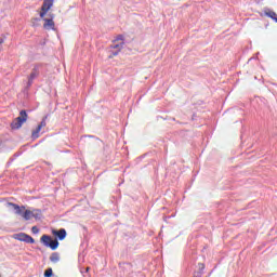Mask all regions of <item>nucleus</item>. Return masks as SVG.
<instances>
[{"instance_id":"nucleus-9","label":"nucleus","mask_w":277,"mask_h":277,"mask_svg":"<svg viewBox=\"0 0 277 277\" xmlns=\"http://www.w3.org/2000/svg\"><path fill=\"white\" fill-rule=\"evenodd\" d=\"M22 217L26 221H29L34 217V212H31L30 210H25Z\"/></svg>"},{"instance_id":"nucleus-7","label":"nucleus","mask_w":277,"mask_h":277,"mask_svg":"<svg viewBox=\"0 0 277 277\" xmlns=\"http://www.w3.org/2000/svg\"><path fill=\"white\" fill-rule=\"evenodd\" d=\"M10 205H11V207H13L16 215H21L23 217V213H25V211L27 210V209H25V206L19 207L16 203H10Z\"/></svg>"},{"instance_id":"nucleus-19","label":"nucleus","mask_w":277,"mask_h":277,"mask_svg":"<svg viewBox=\"0 0 277 277\" xmlns=\"http://www.w3.org/2000/svg\"><path fill=\"white\" fill-rule=\"evenodd\" d=\"M118 53H120V51L117 50L116 52H113L109 57H110V58H111V57H116V55H118Z\"/></svg>"},{"instance_id":"nucleus-17","label":"nucleus","mask_w":277,"mask_h":277,"mask_svg":"<svg viewBox=\"0 0 277 277\" xmlns=\"http://www.w3.org/2000/svg\"><path fill=\"white\" fill-rule=\"evenodd\" d=\"M198 267H199V269H200L199 273L202 274V272L205 271V264H203V263H199V264H198Z\"/></svg>"},{"instance_id":"nucleus-4","label":"nucleus","mask_w":277,"mask_h":277,"mask_svg":"<svg viewBox=\"0 0 277 277\" xmlns=\"http://www.w3.org/2000/svg\"><path fill=\"white\" fill-rule=\"evenodd\" d=\"M13 239H16L17 241H24V243H36V240L34 239V237L25 233L14 234Z\"/></svg>"},{"instance_id":"nucleus-12","label":"nucleus","mask_w":277,"mask_h":277,"mask_svg":"<svg viewBox=\"0 0 277 277\" xmlns=\"http://www.w3.org/2000/svg\"><path fill=\"white\" fill-rule=\"evenodd\" d=\"M32 27H40V18L38 17H32L30 21Z\"/></svg>"},{"instance_id":"nucleus-13","label":"nucleus","mask_w":277,"mask_h":277,"mask_svg":"<svg viewBox=\"0 0 277 277\" xmlns=\"http://www.w3.org/2000/svg\"><path fill=\"white\" fill-rule=\"evenodd\" d=\"M53 276V268H48L44 272V277H51Z\"/></svg>"},{"instance_id":"nucleus-15","label":"nucleus","mask_w":277,"mask_h":277,"mask_svg":"<svg viewBox=\"0 0 277 277\" xmlns=\"http://www.w3.org/2000/svg\"><path fill=\"white\" fill-rule=\"evenodd\" d=\"M38 127H40V129H44V127H47V117L42 119Z\"/></svg>"},{"instance_id":"nucleus-1","label":"nucleus","mask_w":277,"mask_h":277,"mask_svg":"<svg viewBox=\"0 0 277 277\" xmlns=\"http://www.w3.org/2000/svg\"><path fill=\"white\" fill-rule=\"evenodd\" d=\"M54 1L55 0H43L41 11L39 13L40 18L43 19V29L47 31H55V22L53 21V15H51V18H44V16L49 14V10L53 8Z\"/></svg>"},{"instance_id":"nucleus-18","label":"nucleus","mask_w":277,"mask_h":277,"mask_svg":"<svg viewBox=\"0 0 277 277\" xmlns=\"http://www.w3.org/2000/svg\"><path fill=\"white\" fill-rule=\"evenodd\" d=\"M120 40H124V37L122 35H118L115 42H118Z\"/></svg>"},{"instance_id":"nucleus-16","label":"nucleus","mask_w":277,"mask_h":277,"mask_svg":"<svg viewBox=\"0 0 277 277\" xmlns=\"http://www.w3.org/2000/svg\"><path fill=\"white\" fill-rule=\"evenodd\" d=\"M31 233H34V235H38V233H40V229L37 226H32Z\"/></svg>"},{"instance_id":"nucleus-3","label":"nucleus","mask_w":277,"mask_h":277,"mask_svg":"<svg viewBox=\"0 0 277 277\" xmlns=\"http://www.w3.org/2000/svg\"><path fill=\"white\" fill-rule=\"evenodd\" d=\"M40 241L47 248H51V250H55L56 248H60V241H57V239L53 240V238H51V236L49 235L41 236Z\"/></svg>"},{"instance_id":"nucleus-5","label":"nucleus","mask_w":277,"mask_h":277,"mask_svg":"<svg viewBox=\"0 0 277 277\" xmlns=\"http://www.w3.org/2000/svg\"><path fill=\"white\" fill-rule=\"evenodd\" d=\"M40 75L38 66H35L28 77V84L31 85L34 83V79Z\"/></svg>"},{"instance_id":"nucleus-22","label":"nucleus","mask_w":277,"mask_h":277,"mask_svg":"<svg viewBox=\"0 0 277 277\" xmlns=\"http://www.w3.org/2000/svg\"><path fill=\"white\" fill-rule=\"evenodd\" d=\"M0 44H1V39H0Z\"/></svg>"},{"instance_id":"nucleus-10","label":"nucleus","mask_w":277,"mask_h":277,"mask_svg":"<svg viewBox=\"0 0 277 277\" xmlns=\"http://www.w3.org/2000/svg\"><path fill=\"white\" fill-rule=\"evenodd\" d=\"M51 263H60V253L54 252L50 255Z\"/></svg>"},{"instance_id":"nucleus-21","label":"nucleus","mask_w":277,"mask_h":277,"mask_svg":"<svg viewBox=\"0 0 277 277\" xmlns=\"http://www.w3.org/2000/svg\"><path fill=\"white\" fill-rule=\"evenodd\" d=\"M87 272H90V267H87Z\"/></svg>"},{"instance_id":"nucleus-20","label":"nucleus","mask_w":277,"mask_h":277,"mask_svg":"<svg viewBox=\"0 0 277 277\" xmlns=\"http://www.w3.org/2000/svg\"><path fill=\"white\" fill-rule=\"evenodd\" d=\"M193 277H202V273H196Z\"/></svg>"},{"instance_id":"nucleus-11","label":"nucleus","mask_w":277,"mask_h":277,"mask_svg":"<svg viewBox=\"0 0 277 277\" xmlns=\"http://www.w3.org/2000/svg\"><path fill=\"white\" fill-rule=\"evenodd\" d=\"M40 131H42V128L38 126L37 129L31 133L32 140H38V137H40Z\"/></svg>"},{"instance_id":"nucleus-6","label":"nucleus","mask_w":277,"mask_h":277,"mask_svg":"<svg viewBox=\"0 0 277 277\" xmlns=\"http://www.w3.org/2000/svg\"><path fill=\"white\" fill-rule=\"evenodd\" d=\"M52 235H54V237H57L60 239V241H64V239H66V229L61 228L60 230H52Z\"/></svg>"},{"instance_id":"nucleus-14","label":"nucleus","mask_w":277,"mask_h":277,"mask_svg":"<svg viewBox=\"0 0 277 277\" xmlns=\"http://www.w3.org/2000/svg\"><path fill=\"white\" fill-rule=\"evenodd\" d=\"M124 47V43L121 42L120 44L111 45V49H118V51H122V48Z\"/></svg>"},{"instance_id":"nucleus-8","label":"nucleus","mask_w":277,"mask_h":277,"mask_svg":"<svg viewBox=\"0 0 277 277\" xmlns=\"http://www.w3.org/2000/svg\"><path fill=\"white\" fill-rule=\"evenodd\" d=\"M264 14H265V16H267L268 18H272V21H275V23H277V13L276 12H274L269 9H266L264 11Z\"/></svg>"},{"instance_id":"nucleus-2","label":"nucleus","mask_w":277,"mask_h":277,"mask_svg":"<svg viewBox=\"0 0 277 277\" xmlns=\"http://www.w3.org/2000/svg\"><path fill=\"white\" fill-rule=\"evenodd\" d=\"M27 118H28L27 111L21 110L19 116L11 122V129L13 130L21 129V127H23V124L27 122Z\"/></svg>"}]
</instances>
